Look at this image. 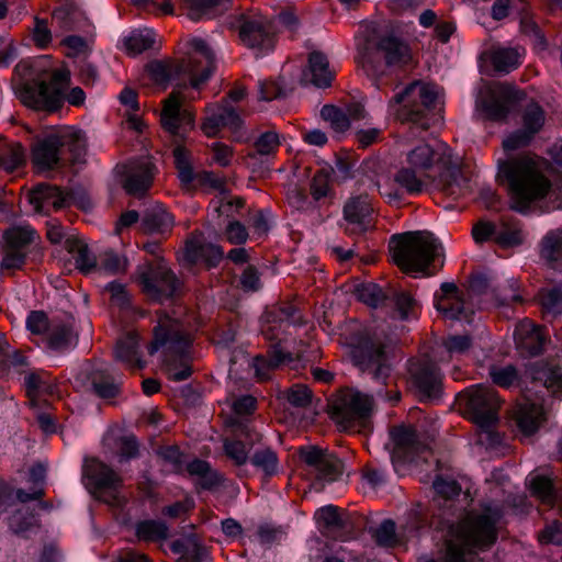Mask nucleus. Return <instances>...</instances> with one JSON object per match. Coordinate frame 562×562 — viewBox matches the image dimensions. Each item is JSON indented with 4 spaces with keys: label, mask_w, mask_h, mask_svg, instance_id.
Listing matches in <instances>:
<instances>
[{
    "label": "nucleus",
    "mask_w": 562,
    "mask_h": 562,
    "mask_svg": "<svg viewBox=\"0 0 562 562\" xmlns=\"http://www.w3.org/2000/svg\"><path fill=\"white\" fill-rule=\"evenodd\" d=\"M82 481L97 499L111 506L121 504L119 492L123 484L122 477L105 463L97 459L86 460Z\"/></svg>",
    "instance_id": "17"
},
{
    "label": "nucleus",
    "mask_w": 562,
    "mask_h": 562,
    "mask_svg": "<svg viewBox=\"0 0 562 562\" xmlns=\"http://www.w3.org/2000/svg\"><path fill=\"white\" fill-rule=\"evenodd\" d=\"M373 400L361 392H342L329 402L328 413L344 430H355L372 413Z\"/></svg>",
    "instance_id": "16"
},
{
    "label": "nucleus",
    "mask_w": 562,
    "mask_h": 562,
    "mask_svg": "<svg viewBox=\"0 0 562 562\" xmlns=\"http://www.w3.org/2000/svg\"><path fill=\"white\" fill-rule=\"evenodd\" d=\"M211 205L213 206L214 212L217 213L218 216L233 218L235 214L238 213L239 210L245 206V200L240 196H224L216 201H212Z\"/></svg>",
    "instance_id": "62"
},
{
    "label": "nucleus",
    "mask_w": 562,
    "mask_h": 562,
    "mask_svg": "<svg viewBox=\"0 0 562 562\" xmlns=\"http://www.w3.org/2000/svg\"><path fill=\"white\" fill-rule=\"evenodd\" d=\"M137 281H178L164 257L146 258L137 267Z\"/></svg>",
    "instance_id": "40"
},
{
    "label": "nucleus",
    "mask_w": 562,
    "mask_h": 562,
    "mask_svg": "<svg viewBox=\"0 0 562 562\" xmlns=\"http://www.w3.org/2000/svg\"><path fill=\"white\" fill-rule=\"evenodd\" d=\"M525 374L533 383H540L552 394L562 396V368L535 361L527 366Z\"/></svg>",
    "instance_id": "31"
},
{
    "label": "nucleus",
    "mask_w": 562,
    "mask_h": 562,
    "mask_svg": "<svg viewBox=\"0 0 562 562\" xmlns=\"http://www.w3.org/2000/svg\"><path fill=\"white\" fill-rule=\"evenodd\" d=\"M304 319L301 311L290 302H281L267 306L260 316V333L266 340L271 341L266 356L255 358L256 373L267 378L270 370L294 361L291 352L284 351L280 344L286 336L289 326H302Z\"/></svg>",
    "instance_id": "7"
},
{
    "label": "nucleus",
    "mask_w": 562,
    "mask_h": 562,
    "mask_svg": "<svg viewBox=\"0 0 562 562\" xmlns=\"http://www.w3.org/2000/svg\"><path fill=\"white\" fill-rule=\"evenodd\" d=\"M127 260L113 250H106L99 255L97 270L105 274H119L126 270Z\"/></svg>",
    "instance_id": "52"
},
{
    "label": "nucleus",
    "mask_w": 562,
    "mask_h": 562,
    "mask_svg": "<svg viewBox=\"0 0 562 562\" xmlns=\"http://www.w3.org/2000/svg\"><path fill=\"white\" fill-rule=\"evenodd\" d=\"M25 164V150L20 143L0 139V171H15Z\"/></svg>",
    "instance_id": "44"
},
{
    "label": "nucleus",
    "mask_w": 562,
    "mask_h": 562,
    "mask_svg": "<svg viewBox=\"0 0 562 562\" xmlns=\"http://www.w3.org/2000/svg\"><path fill=\"white\" fill-rule=\"evenodd\" d=\"M95 41V26L72 2V74L86 87L99 79L98 67L91 60Z\"/></svg>",
    "instance_id": "11"
},
{
    "label": "nucleus",
    "mask_w": 562,
    "mask_h": 562,
    "mask_svg": "<svg viewBox=\"0 0 562 562\" xmlns=\"http://www.w3.org/2000/svg\"><path fill=\"white\" fill-rule=\"evenodd\" d=\"M182 93L173 90L162 102L160 123L175 144L173 158L178 177L181 182L190 183L193 180V168L183 143L194 126V114L189 109H182Z\"/></svg>",
    "instance_id": "9"
},
{
    "label": "nucleus",
    "mask_w": 562,
    "mask_h": 562,
    "mask_svg": "<svg viewBox=\"0 0 562 562\" xmlns=\"http://www.w3.org/2000/svg\"><path fill=\"white\" fill-rule=\"evenodd\" d=\"M155 43L154 34L149 31L133 32L124 38V47L128 55L136 56L153 47Z\"/></svg>",
    "instance_id": "53"
},
{
    "label": "nucleus",
    "mask_w": 562,
    "mask_h": 562,
    "mask_svg": "<svg viewBox=\"0 0 562 562\" xmlns=\"http://www.w3.org/2000/svg\"><path fill=\"white\" fill-rule=\"evenodd\" d=\"M248 461L257 471L263 474L265 479H270L279 472L278 454L270 447L255 450Z\"/></svg>",
    "instance_id": "45"
},
{
    "label": "nucleus",
    "mask_w": 562,
    "mask_h": 562,
    "mask_svg": "<svg viewBox=\"0 0 562 562\" xmlns=\"http://www.w3.org/2000/svg\"><path fill=\"white\" fill-rule=\"evenodd\" d=\"M490 378L492 382L501 387L509 389L514 385H520L522 378L519 374L517 368L513 364L505 367H491Z\"/></svg>",
    "instance_id": "50"
},
{
    "label": "nucleus",
    "mask_w": 562,
    "mask_h": 562,
    "mask_svg": "<svg viewBox=\"0 0 562 562\" xmlns=\"http://www.w3.org/2000/svg\"><path fill=\"white\" fill-rule=\"evenodd\" d=\"M68 192L48 183H38L27 193L29 203L38 214H48L50 209L54 211L64 209L68 204Z\"/></svg>",
    "instance_id": "29"
},
{
    "label": "nucleus",
    "mask_w": 562,
    "mask_h": 562,
    "mask_svg": "<svg viewBox=\"0 0 562 562\" xmlns=\"http://www.w3.org/2000/svg\"><path fill=\"white\" fill-rule=\"evenodd\" d=\"M526 49L521 46H493L488 52V60L497 74H509L517 69L524 60Z\"/></svg>",
    "instance_id": "35"
},
{
    "label": "nucleus",
    "mask_w": 562,
    "mask_h": 562,
    "mask_svg": "<svg viewBox=\"0 0 562 562\" xmlns=\"http://www.w3.org/2000/svg\"><path fill=\"white\" fill-rule=\"evenodd\" d=\"M69 338L70 327L61 321H56L46 334L44 341L47 349L52 351H64L68 347Z\"/></svg>",
    "instance_id": "49"
},
{
    "label": "nucleus",
    "mask_w": 562,
    "mask_h": 562,
    "mask_svg": "<svg viewBox=\"0 0 562 562\" xmlns=\"http://www.w3.org/2000/svg\"><path fill=\"white\" fill-rule=\"evenodd\" d=\"M408 384L422 403H437L442 397V374L428 358H411L407 362Z\"/></svg>",
    "instance_id": "18"
},
{
    "label": "nucleus",
    "mask_w": 562,
    "mask_h": 562,
    "mask_svg": "<svg viewBox=\"0 0 562 562\" xmlns=\"http://www.w3.org/2000/svg\"><path fill=\"white\" fill-rule=\"evenodd\" d=\"M142 292L151 304L173 305L182 293L184 283H142Z\"/></svg>",
    "instance_id": "37"
},
{
    "label": "nucleus",
    "mask_w": 562,
    "mask_h": 562,
    "mask_svg": "<svg viewBox=\"0 0 562 562\" xmlns=\"http://www.w3.org/2000/svg\"><path fill=\"white\" fill-rule=\"evenodd\" d=\"M299 459L313 472L317 481L331 483L340 479L345 463L336 454L317 446H302L297 450Z\"/></svg>",
    "instance_id": "21"
},
{
    "label": "nucleus",
    "mask_w": 562,
    "mask_h": 562,
    "mask_svg": "<svg viewBox=\"0 0 562 562\" xmlns=\"http://www.w3.org/2000/svg\"><path fill=\"white\" fill-rule=\"evenodd\" d=\"M353 294L358 301L372 308L391 306L392 316L400 321L418 318L419 304L408 292L395 291L380 283H357Z\"/></svg>",
    "instance_id": "13"
},
{
    "label": "nucleus",
    "mask_w": 562,
    "mask_h": 562,
    "mask_svg": "<svg viewBox=\"0 0 562 562\" xmlns=\"http://www.w3.org/2000/svg\"><path fill=\"white\" fill-rule=\"evenodd\" d=\"M390 439L396 453L407 456L419 454L426 450V445L412 425H396L390 429Z\"/></svg>",
    "instance_id": "32"
},
{
    "label": "nucleus",
    "mask_w": 562,
    "mask_h": 562,
    "mask_svg": "<svg viewBox=\"0 0 562 562\" xmlns=\"http://www.w3.org/2000/svg\"><path fill=\"white\" fill-rule=\"evenodd\" d=\"M9 529L16 536L30 538L31 533L38 531L41 527L35 509L27 506L14 510L8 518Z\"/></svg>",
    "instance_id": "39"
},
{
    "label": "nucleus",
    "mask_w": 562,
    "mask_h": 562,
    "mask_svg": "<svg viewBox=\"0 0 562 562\" xmlns=\"http://www.w3.org/2000/svg\"><path fill=\"white\" fill-rule=\"evenodd\" d=\"M313 393L303 384H295L280 393L279 398H284L286 402L296 408H306L312 403Z\"/></svg>",
    "instance_id": "55"
},
{
    "label": "nucleus",
    "mask_w": 562,
    "mask_h": 562,
    "mask_svg": "<svg viewBox=\"0 0 562 562\" xmlns=\"http://www.w3.org/2000/svg\"><path fill=\"white\" fill-rule=\"evenodd\" d=\"M88 137L86 133L72 126V175L75 167H82L87 164Z\"/></svg>",
    "instance_id": "58"
},
{
    "label": "nucleus",
    "mask_w": 562,
    "mask_h": 562,
    "mask_svg": "<svg viewBox=\"0 0 562 562\" xmlns=\"http://www.w3.org/2000/svg\"><path fill=\"white\" fill-rule=\"evenodd\" d=\"M494 240L497 245L504 248L518 246L524 241L522 231L516 224L512 226L504 225V227L495 235Z\"/></svg>",
    "instance_id": "63"
},
{
    "label": "nucleus",
    "mask_w": 562,
    "mask_h": 562,
    "mask_svg": "<svg viewBox=\"0 0 562 562\" xmlns=\"http://www.w3.org/2000/svg\"><path fill=\"white\" fill-rule=\"evenodd\" d=\"M241 119L232 106H217L207 112L201 124V130L207 137H215L222 128L237 133L241 127Z\"/></svg>",
    "instance_id": "30"
},
{
    "label": "nucleus",
    "mask_w": 562,
    "mask_h": 562,
    "mask_svg": "<svg viewBox=\"0 0 562 562\" xmlns=\"http://www.w3.org/2000/svg\"><path fill=\"white\" fill-rule=\"evenodd\" d=\"M437 92L432 85L415 80L389 102V108L401 122H411L422 130H428L437 120L435 109Z\"/></svg>",
    "instance_id": "10"
},
{
    "label": "nucleus",
    "mask_w": 562,
    "mask_h": 562,
    "mask_svg": "<svg viewBox=\"0 0 562 562\" xmlns=\"http://www.w3.org/2000/svg\"><path fill=\"white\" fill-rule=\"evenodd\" d=\"M525 93L515 85L498 82L494 85L486 98L482 100V110L492 121L505 120L510 109L522 98Z\"/></svg>",
    "instance_id": "25"
},
{
    "label": "nucleus",
    "mask_w": 562,
    "mask_h": 562,
    "mask_svg": "<svg viewBox=\"0 0 562 562\" xmlns=\"http://www.w3.org/2000/svg\"><path fill=\"white\" fill-rule=\"evenodd\" d=\"M333 79L334 74L329 69L327 56L322 52H312L308 55V69L304 71L303 80L318 88H326L331 85Z\"/></svg>",
    "instance_id": "38"
},
{
    "label": "nucleus",
    "mask_w": 562,
    "mask_h": 562,
    "mask_svg": "<svg viewBox=\"0 0 562 562\" xmlns=\"http://www.w3.org/2000/svg\"><path fill=\"white\" fill-rule=\"evenodd\" d=\"M314 519L322 535L335 540L347 541L351 538L355 522L351 515L336 505H325L314 514Z\"/></svg>",
    "instance_id": "24"
},
{
    "label": "nucleus",
    "mask_w": 562,
    "mask_h": 562,
    "mask_svg": "<svg viewBox=\"0 0 562 562\" xmlns=\"http://www.w3.org/2000/svg\"><path fill=\"white\" fill-rule=\"evenodd\" d=\"M223 448L227 458L238 468L245 465L249 460L250 450L246 447V442L238 437L226 438Z\"/></svg>",
    "instance_id": "54"
},
{
    "label": "nucleus",
    "mask_w": 562,
    "mask_h": 562,
    "mask_svg": "<svg viewBox=\"0 0 562 562\" xmlns=\"http://www.w3.org/2000/svg\"><path fill=\"white\" fill-rule=\"evenodd\" d=\"M372 537L379 546L392 547L396 542V525L392 519H384L373 531Z\"/></svg>",
    "instance_id": "64"
},
{
    "label": "nucleus",
    "mask_w": 562,
    "mask_h": 562,
    "mask_svg": "<svg viewBox=\"0 0 562 562\" xmlns=\"http://www.w3.org/2000/svg\"><path fill=\"white\" fill-rule=\"evenodd\" d=\"M372 200L367 193L352 195L342 207V216L347 222L345 234L348 236L363 235L372 227Z\"/></svg>",
    "instance_id": "26"
},
{
    "label": "nucleus",
    "mask_w": 562,
    "mask_h": 562,
    "mask_svg": "<svg viewBox=\"0 0 562 562\" xmlns=\"http://www.w3.org/2000/svg\"><path fill=\"white\" fill-rule=\"evenodd\" d=\"M547 337L538 326H531L517 341L522 355L536 357L542 353Z\"/></svg>",
    "instance_id": "47"
},
{
    "label": "nucleus",
    "mask_w": 562,
    "mask_h": 562,
    "mask_svg": "<svg viewBox=\"0 0 562 562\" xmlns=\"http://www.w3.org/2000/svg\"><path fill=\"white\" fill-rule=\"evenodd\" d=\"M457 400L479 428L493 427L498 422L501 402L494 389L483 384L471 385L460 392Z\"/></svg>",
    "instance_id": "15"
},
{
    "label": "nucleus",
    "mask_w": 562,
    "mask_h": 562,
    "mask_svg": "<svg viewBox=\"0 0 562 562\" xmlns=\"http://www.w3.org/2000/svg\"><path fill=\"white\" fill-rule=\"evenodd\" d=\"M394 181L412 195L420 193L426 182L454 199L470 191V179L453 160L451 150L428 144L417 145L407 153L406 166L395 173Z\"/></svg>",
    "instance_id": "2"
},
{
    "label": "nucleus",
    "mask_w": 562,
    "mask_h": 562,
    "mask_svg": "<svg viewBox=\"0 0 562 562\" xmlns=\"http://www.w3.org/2000/svg\"><path fill=\"white\" fill-rule=\"evenodd\" d=\"M192 21L212 19L226 11L231 0H182Z\"/></svg>",
    "instance_id": "43"
},
{
    "label": "nucleus",
    "mask_w": 562,
    "mask_h": 562,
    "mask_svg": "<svg viewBox=\"0 0 562 562\" xmlns=\"http://www.w3.org/2000/svg\"><path fill=\"white\" fill-rule=\"evenodd\" d=\"M4 255L0 262V278H11L15 270L22 269L32 245L40 238L31 226H13L5 231Z\"/></svg>",
    "instance_id": "19"
},
{
    "label": "nucleus",
    "mask_w": 562,
    "mask_h": 562,
    "mask_svg": "<svg viewBox=\"0 0 562 562\" xmlns=\"http://www.w3.org/2000/svg\"><path fill=\"white\" fill-rule=\"evenodd\" d=\"M546 122V113L538 103H530L521 115V128L512 133L503 142L505 150H515L527 147L535 136L542 130Z\"/></svg>",
    "instance_id": "28"
},
{
    "label": "nucleus",
    "mask_w": 562,
    "mask_h": 562,
    "mask_svg": "<svg viewBox=\"0 0 562 562\" xmlns=\"http://www.w3.org/2000/svg\"><path fill=\"white\" fill-rule=\"evenodd\" d=\"M56 319H49L44 311H31L26 317V328L33 335H46Z\"/></svg>",
    "instance_id": "61"
},
{
    "label": "nucleus",
    "mask_w": 562,
    "mask_h": 562,
    "mask_svg": "<svg viewBox=\"0 0 562 562\" xmlns=\"http://www.w3.org/2000/svg\"><path fill=\"white\" fill-rule=\"evenodd\" d=\"M321 114L325 121L329 122L331 128L338 133H342L350 127L349 116L342 109L336 105H324Z\"/></svg>",
    "instance_id": "57"
},
{
    "label": "nucleus",
    "mask_w": 562,
    "mask_h": 562,
    "mask_svg": "<svg viewBox=\"0 0 562 562\" xmlns=\"http://www.w3.org/2000/svg\"><path fill=\"white\" fill-rule=\"evenodd\" d=\"M173 227V216L162 206H155L144 212L140 228L146 234H166Z\"/></svg>",
    "instance_id": "42"
},
{
    "label": "nucleus",
    "mask_w": 562,
    "mask_h": 562,
    "mask_svg": "<svg viewBox=\"0 0 562 562\" xmlns=\"http://www.w3.org/2000/svg\"><path fill=\"white\" fill-rule=\"evenodd\" d=\"M540 257L550 269L562 272V229L547 233L540 244Z\"/></svg>",
    "instance_id": "41"
},
{
    "label": "nucleus",
    "mask_w": 562,
    "mask_h": 562,
    "mask_svg": "<svg viewBox=\"0 0 562 562\" xmlns=\"http://www.w3.org/2000/svg\"><path fill=\"white\" fill-rule=\"evenodd\" d=\"M539 302L544 315L557 316L562 314V283L550 290L541 289Z\"/></svg>",
    "instance_id": "51"
},
{
    "label": "nucleus",
    "mask_w": 562,
    "mask_h": 562,
    "mask_svg": "<svg viewBox=\"0 0 562 562\" xmlns=\"http://www.w3.org/2000/svg\"><path fill=\"white\" fill-rule=\"evenodd\" d=\"M153 336L147 351L154 356L161 350L168 379L173 382L188 380L193 372L192 334L186 330L181 322L164 314L154 327Z\"/></svg>",
    "instance_id": "6"
},
{
    "label": "nucleus",
    "mask_w": 562,
    "mask_h": 562,
    "mask_svg": "<svg viewBox=\"0 0 562 562\" xmlns=\"http://www.w3.org/2000/svg\"><path fill=\"white\" fill-rule=\"evenodd\" d=\"M114 358L127 367L143 369L146 361L142 359L139 350V336L135 331H128L122 335L114 347Z\"/></svg>",
    "instance_id": "36"
},
{
    "label": "nucleus",
    "mask_w": 562,
    "mask_h": 562,
    "mask_svg": "<svg viewBox=\"0 0 562 562\" xmlns=\"http://www.w3.org/2000/svg\"><path fill=\"white\" fill-rule=\"evenodd\" d=\"M69 134L52 132L36 139L32 145L31 160L34 168L40 171H49L60 166L63 147L69 142Z\"/></svg>",
    "instance_id": "23"
},
{
    "label": "nucleus",
    "mask_w": 562,
    "mask_h": 562,
    "mask_svg": "<svg viewBox=\"0 0 562 562\" xmlns=\"http://www.w3.org/2000/svg\"><path fill=\"white\" fill-rule=\"evenodd\" d=\"M488 283H469L464 290L457 283H441V295L435 296V306L447 318L459 319L473 312L475 295L485 291Z\"/></svg>",
    "instance_id": "20"
},
{
    "label": "nucleus",
    "mask_w": 562,
    "mask_h": 562,
    "mask_svg": "<svg viewBox=\"0 0 562 562\" xmlns=\"http://www.w3.org/2000/svg\"><path fill=\"white\" fill-rule=\"evenodd\" d=\"M76 380L81 386H89L101 400L111 401L122 393V383L105 368L97 367L95 363L86 361Z\"/></svg>",
    "instance_id": "22"
},
{
    "label": "nucleus",
    "mask_w": 562,
    "mask_h": 562,
    "mask_svg": "<svg viewBox=\"0 0 562 562\" xmlns=\"http://www.w3.org/2000/svg\"><path fill=\"white\" fill-rule=\"evenodd\" d=\"M194 54L180 60H153L146 65L150 79L158 85H166L182 76L190 79L193 88H199L210 79L215 70V58L207 43L202 38L190 42Z\"/></svg>",
    "instance_id": "8"
},
{
    "label": "nucleus",
    "mask_w": 562,
    "mask_h": 562,
    "mask_svg": "<svg viewBox=\"0 0 562 562\" xmlns=\"http://www.w3.org/2000/svg\"><path fill=\"white\" fill-rule=\"evenodd\" d=\"M123 168V189L127 194L138 198L151 188L158 172L156 165L148 158L131 160Z\"/></svg>",
    "instance_id": "27"
},
{
    "label": "nucleus",
    "mask_w": 562,
    "mask_h": 562,
    "mask_svg": "<svg viewBox=\"0 0 562 562\" xmlns=\"http://www.w3.org/2000/svg\"><path fill=\"white\" fill-rule=\"evenodd\" d=\"M389 250L394 265L414 279L434 277L445 266V249L428 231L394 234Z\"/></svg>",
    "instance_id": "4"
},
{
    "label": "nucleus",
    "mask_w": 562,
    "mask_h": 562,
    "mask_svg": "<svg viewBox=\"0 0 562 562\" xmlns=\"http://www.w3.org/2000/svg\"><path fill=\"white\" fill-rule=\"evenodd\" d=\"M168 526L162 520L145 519L135 525V536L146 542L165 540L168 538Z\"/></svg>",
    "instance_id": "46"
},
{
    "label": "nucleus",
    "mask_w": 562,
    "mask_h": 562,
    "mask_svg": "<svg viewBox=\"0 0 562 562\" xmlns=\"http://www.w3.org/2000/svg\"><path fill=\"white\" fill-rule=\"evenodd\" d=\"M77 252L76 268L79 269L85 276L93 270H97L98 259L91 257L87 246H83L80 239L72 234V254Z\"/></svg>",
    "instance_id": "59"
},
{
    "label": "nucleus",
    "mask_w": 562,
    "mask_h": 562,
    "mask_svg": "<svg viewBox=\"0 0 562 562\" xmlns=\"http://www.w3.org/2000/svg\"><path fill=\"white\" fill-rule=\"evenodd\" d=\"M543 415V406L528 398L519 402L514 411L516 425L525 436H531L539 429Z\"/></svg>",
    "instance_id": "33"
},
{
    "label": "nucleus",
    "mask_w": 562,
    "mask_h": 562,
    "mask_svg": "<svg viewBox=\"0 0 562 562\" xmlns=\"http://www.w3.org/2000/svg\"><path fill=\"white\" fill-rule=\"evenodd\" d=\"M353 366L374 382L385 385L390 378L392 366L386 353L385 341L375 334H362L351 346Z\"/></svg>",
    "instance_id": "12"
},
{
    "label": "nucleus",
    "mask_w": 562,
    "mask_h": 562,
    "mask_svg": "<svg viewBox=\"0 0 562 562\" xmlns=\"http://www.w3.org/2000/svg\"><path fill=\"white\" fill-rule=\"evenodd\" d=\"M531 493L543 503L553 504L557 498L554 484L548 476L538 475L532 479L530 484Z\"/></svg>",
    "instance_id": "60"
},
{
    "label": "nucleus",
    "mask_w": 562,
    "mask_h": 562,
    "mask_svg": "<svg viewBox=\"0 0 562 562\" xmlns=\"http://www.w3.org/2000/svg\"><path fill=\"white\" fill-rule=\"evenodd\" d=\"M375 48L383 53L386 66H406L412 60L409 45L394 35L381 36Z\"/></svg>",
    "instance_id": "34"
},
{
    "label": "nucleus",
    "mask_w": 562,
    "mask_h": 562,
    "mask_svg": "<svg viewBox=\"0 0 562 562\" xmlns=\"http://www.w3.org/2000/svg\"><path fill=\"white\" fill-rule=\"evenodd\" d=\"M156 454L165 464L170 467L171 472L181 473L183 471L186 463L184 453L177 445L160 446L157 448Z\"/></svg>",
    "instance_id": "56"
},
{
    "label": "nucleus",
    "mask_w": 562,
    "mask_h": 562,
    "mask_svg": "<svg viewBox=\"0 0 562 562\" xmlns=\"http://www.w3.org/2000/svg\"><path fill=\"white\" fill-rule=\"evenodd\" d=\"M437 497L434 502L440 507L438 516L451 531L452 538L446 541V550L438 558L424 555L419 562H467L465 554L488 550L497 540L499 508L486 505L482 513H468L460 521L463 508L457 506L456 497L461 486L456 480L437 477L434 482Z\"/></svg>",
    "instance_id": "1"
},
{
    "label": "nucleus",
    "mask_w": 562,
    "mask_h": 562,
    "mask_svg": "<svg viewBox=\"0 0 562 562\" xmlns=\"http://www.w3.org/2000/svg\"><path fill=\"white\" fill-rule=\"evenodd\" d=\"M233 437H238L246 442V447L251 450L252 447L261 440V435L255 430L249 420H243L238 417H231L226 422Z\"/></svg>",
    "instance_id": "48"
},
{
    "label": "nucleus",
    "mask_w": 562,
    "mask_h": 562,
    "mask_svg": "<svg viewBox=\"0 0 562 562\" xmlns=\"http://www.w3.org/2000/svg\"><path fill=\"white\" fill-rule=\"evenodd\" d=\"M48 56L34 60H21L14 72L20 77L15 94L27 108L36 111L55 112L65 100L69 71L48 67Z\"/></svg>",
    "instance_id": "3"
},
{
    "label": "nucleus",
    "mask_w": 562,
    "mask_h": 562,
    "mask_svg": "<svg viewBox=\"0 0 562 562\" xmlns=\"http://www.w3.org/2000/svg\"><path fill=\"white\" fill-rule=\"evenodd\" d=\"M497 179L507 186L510 207L519 213H526L533 202L546 198L551 189V182L541 171L537 159L527 154L501 161Z\"/></svg>",
    "instance_id": "5"
},
{
    "label": "nucleus",
    "mask_w": 562,
    "mask_h": 562,
    "mask_svg": "<svg viewBox=\"0 0 562 562\" xmlns=\"http://www.w3.org/2000/svg\"><path fill=\"white\" fill-rule=\"evenodd\" d=\"M240 43L255 52L257 57L271 53L277 44L279 27L273 16L260 12H247L237 20Z\"/></svg>",
    "instance_id": "14"
}]
</instances>
